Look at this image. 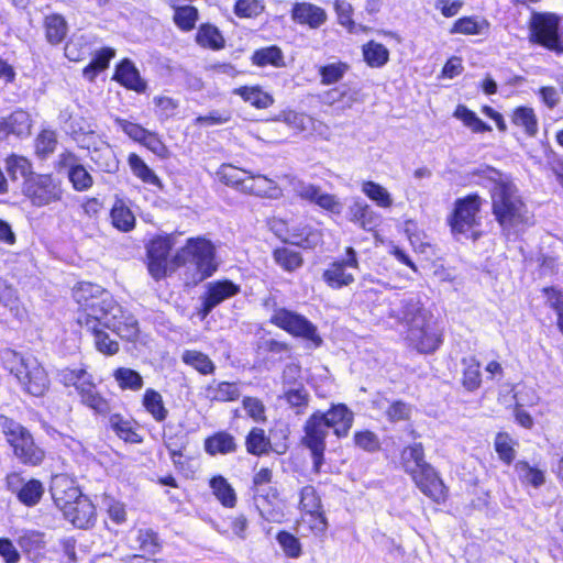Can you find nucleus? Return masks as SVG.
<instances>
[{
	"mask_svg": "<svg viewBox=\"0 0 563 563\" xmlns=\"http://www.w3.org/2000/svg\"><path fill=\"white\" fill-rule=\"evenodd\" d=\"M274 260L287 272H294L302 265L300 253L289 247L276 249L274 251Z\"/></svg>",
	"mask_w": 563,
	"mask_h": 563,
	"instance_id": "obj_55",
	"label": "nucleus"
},
{
	"mask_svg": "<svg viewBox=\"0 0 563 563\" xmlns=\"http://www.w3.org/2000/svg\"><path fill=\"white\" fill-rule=\"evenodd\" d=\"M240 292V286L234 284L231 280H218L213 283H209L207 286V291L203 297H201V307L198 310V314L201 320L207 318V316L221 302L224 300L234 297Z\"/></svg>",
	"mask_w": 563,
	"mask_h": 563,
	"instance_id": "obj_16",
	"label": "nucleus"
},
{
	"mask_svg": "<svg viewBox=\"0 0 563 563\" xmlns=\"http://www.w3.org/2000/svg\"><path fill=\"white\" fill-rule=\"evenodd\" d=\"M51 492L55 505L62 512L77 504L79 499H85L87 497L81 494L77 486L65 477L54 478Z\"/></svg>",
	"mask_w": 563,
	"mask_h": 563,
	"instance_id": "obj_22",
	"label": "nucleus"
},
{
	"mask_svg": "<svg viewBox=\"0 0 563 563\" xmlns=\"http://www.w3.org/2000/svg\"><path fill=\"white\" fill-rule=\"evenodd\" d=\"M110 424L117 435L126 442H140L139 434L133 431L130 421L123 419L120 415L110 417Z\"/></svg>",
	"mask_w": 563,
	"mask_h": 563,
	"instance_id": "obj_59",
	"label": "nucleus"
},
{
	"mask_svg": "<svg viewBox=\"0 0 563 563\" xmlns=\"http://www.w3.org/2000/svg\"><path fill=\"white\" fill-rule=\"evenodd\" d=\"M7 172L13 181L22 179V183L36 174L33 172L31 162L27 158L18 155L8 157Z\"/></svg>",
	"mask_w": 563,
	"mask_h": 563,
	"instance_id": "obj_43",
	"label": "nucleus"
},
{
	"mask_svg": "<svg viewBox=\"0 0 563 563\" xmlns=\"http://www.w3.org/2000/svg\"><path fill=\"white\" fill-rule=\"evenodd\" d=\"M232 95L239 96L245 103L257 110H265L275 102L274 96L261 85H243L234 88Z\"/></svg>",
	"mask_w": 563,
	"mask_h": 563,
	"instance_id": "obj_26",
	"label": "nucleus"
},
{
	"mask_svg": "<svg viewBox=\"0 0 563 563\" xmlns=\"http://www.w3.org/2000/svg\"><path fill=\"white\" fill-rule=\"evenodd\" d=\"M321 416L338 438L347 435L354 420L353 412L343 404L333 405L327 412L321 411Z\"/></svg>",
	"mask_w": 563,
	"mask_h": 563,
	"instance_id": "obj_24",
	"label": "nucleus"
},
{
	"mask_svg": "<svg viewBox=\"0 0 563 563\" xmlns=\"http://www.w3.org/2000/svg\"><path fill=\"white\" fill-rule=\"evenodd\" d=\"M517 441L514 440L508 433L499 432L495 437L494 446L501 462L510 465L516 459Z\"/></svg>",
	"mask_w": 563,
	"mask_h": 563,
	"instance_id": "obj_49",
	"label": "nucleus"
},
{
	"mask_svg": "<svg viewBox=\"0 0 563 563\" xmlns=\"http://www.w3.org/2000/svg\"><path fill=\"white\" fill-rule=\"evenodd\" d=\"M67 177L76 191H86L93 184L91 175L79 164L69 166Z\"/></svg>",
	"mask_w": 563,
	"mask_h": 563,
	"instance_id": "obj_57",
	"label": "nucleus"
},
{
	"mask_svg": "<svg viewBox=\"0 0 563 563\" xmlns=\"http://www.w3.org/2000/svg\"><path fill=\"white\" fill-rule=\"evenodd\" d=\"M250 60L253 66L260 68H264L267 66L274 68H282L285 66L284 52L276 44L256 48L250 56Z\"/></svg>",
	"mask_w": 563,
	"mask_h": 563,
	"instance_id": "obj_32",
	"label": "nucleus"
},
{
	"mask_svg": "<svg viewBox=\"0 0 563 563\" xmlns=\"http://www.w3.org/2000/svg\"><path fill=\"white\" fill-rule=\"evenodd\" d=\"M244 194L277 199L282 196V188L276 179L250 172L244 183Z\"/></svg>",
	"mask_w": 563,
	"mask_h": 563,
	"instance_id": "obj_25",
	"label": "nucleus"
},
{
	"mask_svg": "<svg viewBox=\"0 0 563 563\" xmlns=\"http://www.w3.org/2000/svg\"><path fill=\"white\" fill-rule=\"evenodd\" d=\"M113 377L121 389L140 390L143 387V377L134 369L119 367L114 371Z\"/></svg>",
	"mask_w": 563,
	"mask_h": 563,
	"instance_id": "obj_53",
	"label": "nucleus"
},
{
	"mask_svg": "<svg viewBox=\"0 0 563 563\" xmlns=\"http://www.w3.org/2000/svg\"><path fill=\"white\" fill-rule=\"evenodd\" d=\"M129 164L135 176L141 178L147 184H157L158 178L154 172L135 154H131L129 157Z\"/></svg>",
	"mask_w": 563,
	"mask_h": 563,
	"instance_id": "obj_61",
	"label": "nucleus"
},
{
	"mask_svg": "<svg viewBox=\"0 0 563 563\" xmlns=\"http://www.w3.org/2000/svg\"><path fill=\"white\" fill-rule=\"evenodd\" d=\"M205 450L210 455L228 454L236 450L234 438L228 432H218L205 441Z\"/></svg>",
	"mask_w": 563,
	"mask_h": 563,
	"instance_id": "obj_40",
	"label": "nucleus"
},
{
	"mask_svg": "<svg viewBox=\"0 0 563 563\" xmlns=\"http://www.w3.org/2000/svg\"><path fill=\"white\" fill-rule=\"evenodd\" d=\"M354 443L360 449L366 452H376L380 449V441L376 433L364 430L357 431L354 434Z\"/></svg>",
	"mask_w": 563,
	"mask_h": 563,
	"instance_id": "obj_62",
	"label": "nucleus"
},
{
	"mask_svg": "<svg viewBox=\"0 0 563 563\" xmlns=\"http://www.w3.org/2000/svg\"><path fill=\"white\" fill-rule=\"evenodd\" d=\"M363 59L371 68H380L389 60L388 48L374 40L362 45Z\"/></svg>",
	"mask_w": 563,
	"mask_h": 563,
	"instance_id": "obj_37",
	"label": "nucleus"
},
{
	"mask_svg": "<svg viewBox=\"0 0 563 563\" xmlns=\"http://www.w3.org/2000/svg\"><path fill=\"white\" fill-rule=\"evenodd\" d=\"M78 394L81 402L95 413L104 416L110 412V402L97 390L93 379L88 383V386L81 387Z\"/></svg>",
	"mask_w": 563,
	"mask_h": 563,
	"instance_id": "obj_36",
	"label": "nucleus"
},
{
	"mask_svg": "<svg viewBox=\"0 0 563 563\" xmlns=\"http://www.w3.org/2000/svg\"><path fill=\"white\" fill-rule=\"evenodd\" d=\"M489 29L490 23L486 18L479 15H463L451 24L449 33L452 35L476 36L487 33Z\"/></svg>",
	"mask_w": 563,
	"mask_h": 563,
	"instance_id": "obj_27",
	"label": "nucleus"
},
{
	"mask_svg": "<svg viewBox=\"0 0 563 563\" xmlns=\"http://www.w3.org/2000/svg\"><path fill=\"white\" fill-rule=\"evenodd\" d=\"M142 404L155 421L163 422L167 418L168 410L164 405L163 397L155 389L147 388L145 390Z\"/></svg>",
	"mask_w": 563,
	"mask_h": 563,
	"instance_id": "obj_38",
	"label": "nucleus"
},
{
	"mask_svg": "<svg viewBox=\"0 0 563 563\" xmlns=\"http://www.w3.org/2000/svg\"><path fill=\"white\" fill-rule=\"evenodd\" d=\"M241 389L238 383L219 382L213 379L203 389V396L211 402L235 401L241 396Z\"/></svg>",
	"mask_w": 563,
	"mask_h": 563,
	"instance_id": "obj_28",
	"label": "nucleus"
},
{
	"mask_svg": "<svg viewBox=\"0 0 563 563\" xmlns=\"http://www.w3.org/2000/svg\"><path fill=\"white\" fill-rule=\"evenodd\" d=\"M21 192L32 206L41 208L60 201L64 190L60 179L52 174L36 173L22 183Z\"/></svg>",
	"mask_w": 563,
	"mask_h": 563,
	"instance_id": "obj_9",
	"label": "nucleus"
},
{
	"mask_svg": "<svg viewBox=\"0 0 563 563\" xmlns=\"http://www.w3.org/2000/svg\"><path fill=\"white\" fill-rule=\"evenodd\" d=\"M290 18L299 25L317 30L325 23L328 15L325 10L317 4L298 1L291 5Z\"/></svg>",
	"mask_w": 563,
	"mask_h": 563,
	"instance_id": "obj_19",
	"label": "nucleus"
},
{
	"mask_svg": "<svg viewBox=\"0 0 563 563\" xmlns=\"http://www.w3.org/2000/svg\"><path fill=\"white\" fill-rule=\"evenodd\" d=\"M303 432L301 442L311 453L312 470L314 473H320L324 463L325 439L329 434V428L320 410L307 419Z\"/></svg>",
	"mask_w": 563,
	"mask_h": 563,
	"instance_id": "obj_10",
	"label": "nucleus"
},
{
	"mask_svg": "<svg viewBox=\"0 0 563 563\" xmlns=\"http://www.w3.org/2000/svg\"><path fill=\"white\" fill-rule=\"evenodd\" d=\"M5 484L8 490L15 494L18 500L27 507L36 506L44 494V486L40 481L24 482V478L16 473L9 474Z\"/></svg>",
	"mask_w": 563,
	"mask_h": 563,
	"instance_id": "obj_17",
	"label": "nucleus"
},
{
	"mask_svg": "<svg viewBox=\"0 0 563 563\" xmlns=\"http://www.w3.org/2000/svg\"><path fill=\"white\" fill-rule=\"evenodd\" d=\"M135 542L137 549L145 554H156L161 550V540L157 533L150 528L139 529Z\"/></svg>",
	"mask_w": 563,
	"mask_h": 563,
	"instance_id": "obj_54",
	"label": "nucleus"
},
{
	"mask_svg": "<svg viewBox=\"0 0 563 563\" xmlns=\"http://www.w3.org/2000/svg\"><path fill=\"white\" fill-rule=\"evenodd\" d=\"M22 554L31 563H42L46 559L47 540L43 531L22 529L16 539Z\"/></svg>",
	"mask_w": 563,
	"mask_h": 563,
	"instance_id": "obj_18",
	"label": "nucleus"
},
{
	"mask_svg": "<svg viewBox=\"0 0 563 563\" xmlns=\"http://www.w3.org/2000/svg\"><path fill=\"white\" fill-rule=\"evenodd\" d=\"M58 377L65 386H74L77 393L80 391L81 387L88 386V383L92 379V375L84 368L62 369Z\"/></svg>",
	"mask_w": 563,
	"mask_h": 563,
	"instance_id": "obj_52",
	"label": "nucleus"
},
{
	"mask_svg": "<svg viewBox=\"0 0 563 563\" xmlns=\"http://www.w3.org/2000/svg\"><path fill=\"white\" fill-rule=\"evenodd\" d=\"M195 42L198 46L205 49L218 52L225 47V38L220 29L210 23H201L195 34Z\"/></svg>",
	"mask_w": 563,
	"mask_h": 563,
	"instance_id": "obj_30",
	"label": "nucleus"
},
{
	"mask_svg": "<svg viewBox=\"0 0 563 563\" xmlns=\"http://www.w3.org/2000/svg\"><path fill=\"white\" fill-rule=\"evenodd\" d=\"M74 298L80 306L78 323L95 336L97 350L114 355L119 343L110 339L103 328L126 340H134L139 333L136 319L124 311L100 286L82 283L74 290Z\"/></svg>",
	"mask_w": 563,
	"mask_h": 563,
	"instance_id": "obj_1",
	"label": "nucleus"
},
{
	"mask_svg": "<svg viewBox=\"0 0 563 563\" xmlns=\"http://www.w3.org/2000/svg\"><path fill=\"white\" fill-rule=\"evenodd\" d=\"M562 16L552 11H532L527 22L528 42L556 56L563 55Z\"/></svg>",
	"mask_w": 563,
	"mask_h": 563,
	"instance_id": "obj_7",
	"label": "nucleus"
},
{
	"mask_svg": "<svg viewBox=\"0 0 563 563\" xmlns=\"http://www.w3.org/2000/svg\"><path fill=\"white\" fill-rule=\"evenodd\" d=\"M276 539L287 556L292 559L300 556L301 545L295 536L287 531H282L277 534Z\"/></svg>",
	"mask_w": 563,
	"mask_h": 563,
	"instance_id": "obj_63",
	"label": "nucleus"
},
{
	"mask_svg": "<svg viewBox=\"0 0 563 563\" xmlns=\"http://www.w3.org/2000/svg\"><path fill=\"white\" fill-rule=\"evenodd\" d=\"M0 362L25 393L41 397L48 390V374L35 356L4 347L0 350Z\"/></svg>",
	"mask_w": 563,
	"mask_h": 563,
	"instance_id": "obj_4",
	"label": "nucleus"
},
{
	"mask_svg": "<svg viewBox=\"0 0 563 563\" xmlns=\"http://www.w3.org/2000/svg\"><path fill=\"white\" fill-rule=\"evenodd\" d=\"M349 70L350 65L346 62L338 60L320 66L318 75L323 86H330L339 82Z\"/></svg>",
	"mask_w": 563,
	"mask_h": 563,
	"instance_id": "obj_47",
	"label": "nucleus"
},
{
	"mask_svg": "<svg viewBox=\"0 0 563 563\" xmlns=\"http://www.w3.org/2000/svg\"><path fill=\"white\" fill-rule=\"evenodd\" d=\"M269 440L261 428H253L245 440L246 450L253 455H262L268 452Z\"/></svg>",
	"mask_w": 563,
	"mask_h": 563,
	"instance_id": "obj_56",
	"label": "nucleus"
},
{
	"mask_svg": "<svg viewBox=\"0 0 563 563\" xmlns=\"http://www.w3.org/2000/svg\"><path fill=\"white\" fill-rule=\"evenodd\" d=\"M362 191L379 207L388 208L393 203L389 192L383 186L374 181H364Z\"/></svg>",
	"mask_w": 563,
	"mask_h": 563,
	"instance_id": "obj_58",
	"label": "nucleus"
},
{
	"mask_svg": "<svg viewBox=\"0 0 563 563\" xmlns=\"http://www.w3.org/2000/svg\"><path fill=\"white\" fill-rule=\"evenodd\" d=\"M172 264L186 267L192 274L194 282H201L217 271L216 249L203 238H190L174 255Z\"/></svg>",
	"mask_w": 563,
	"mask_h": 563,
	"instance_id": "obj_6",
	"label": "nucleus"
},
{
	"mask_svg": "<svg viewBox=\"0 0 563 563\" xmlns=\"http://www.w3.org/2000/svg\"><path fill=\"white\" fill-rule=\"evenodd\" d=\"M265 11L262 0H235L233 13L239 19H256Z\"/></svg>",
	"mask_w": 563,
	"mask_h": 563,
	"instance_id": "obj_51",
	"label": "nucleus"
},
{
	"mask_svg": "<svg viewBox=\"0 0 563 563\" xmlns=\"http://www.w3.org/2000/svg\"><path fill=\"white\" fill-rule=\"evenodd\" d=\"M1 427L14 455L24 464L37 465L43 461L44 452L35 445L26 428L13 419L1 416Z\"/></svg>",
	"mask_w": 563,
	"mask_h": 563,
	"instance_id": "obj_8",
	"label": "nucleus"
},
{
	"mask_svg": "<svg viewBox=\"0 0 563 563\" xmlns=\"http://www.w3.org/2000/svg\"><path fill=\"white\" fill-rule=\"evenodd\" d=\"M402 468L409 474L418 488L437 503L444 500L445 487L431 464L424 459L421 443L404 448L400 455Z\"/></svg>",
	"mask_w": 563,
	"mask_h": 563,
	"instance_id": "obj_5",
	"label": "nucleus"
},
{
	"mask_svg": "<svg viewBox=\"0 0 563 563\" xmlns=\"http://www.w3.org/2000/svg\"><path fill=\"white\" fill-rule=\"evenodd\" d=\"M389 317L397 319L406 327V340L420 353H432L442 343L441 334L417 296L409 295L393 302Z\"/></svg>",
	"mask_w": 563,
	"mask_h": 563,
	"instance_id": "obj_3",
	"label": "nucleus"
},
{
	"mask_svg": "<svg viewBox=\"0 0 563 563\" xmlns=\"http://www.w3.org/2000/svg\"><path fill=\"white\" fill-rule=\"evenodd\" d=\"M473 174L478 184L489 188L493 213L504 230L510 231L527 221L526 205L507 175L488 166Z\"/></svg>",
	"mask_w": 563,
	"mask_h": 563,
	"instance_id": "obj_2",
	"label": "nucleus"
},
{
	"mask_svg": "<svg viewBox=\"0 0 563 563\" xmlns=\"http://www.w3.org/2000/svg\"><path fill=\"white\" fill-rule=\"evenodd\" d=\"M271 322L294 336L311 341L316 346L322 343V339L317 332V327L306 317L295 311L286 308H276L271 317Z\"/></svg>",
	"mask_w": 563,
	"mask_h": 563,
	"instance_id": "obj_11",
	"label": "nucleus"
},
{
	"mask_svg": "<svg viewBox=\"0 0 563 563\" xmlns=\"http://www.w3.org/2000/svg\"><path fill=\"white\" fill-rule=\"evenodd\" d=\"M210 487L217 499L228 508H233L236 504V495L233 487L221 476H214L210 479Z\"/></svg>",
	"mask_w": 563,
	"mask_h": 563,
	"instance_id": "obj_45",
	"label": "nucleus"
},
{
	"mask_svg": "<svg viewBox=\"0 0 563 563\" xmlns=\"http://www.w3.org/2000/svg\"><path fill=\"white\" fill-rule=\"evenodd\" d=\"M177 1L178 0L168 1V5L173 9V23L184 33L191 32L196 29L197 22L199 21V10L191 4L178 5Z\"/></svg>",
	"mask_w": 563,
	"mask_h": 563,
	"instance_id": "obj_31",
	"label": "nucleus"
},
{
	"mask_svg": "<svg viewBox=\"0 0 563 563\" xmlns=\"http://www.w3.org/2000/svg\"><path fill=\"white\" fill-rule=\"evenodd\" d=\"M300 508L307 514H316L322 509L321 499L313 486H305L300 492Z\"/></svg>",
	"mask_w": 563,
	"mask_h": 563,
	"instance_id": "obj_60",
	"label": "nucleus"
},
{
	"mask_svg": "<svg viewBox=\"0 0 563 563\" xmlns=\"http://www.w3.org/2000/svg\"><path fill=\"white\" fill-rule=\"evenodd\" d=\"M482 199L478 195H470L457 199L449 223L454 235H466L479 223L478 212Z\"/></svg>",
	"mask_w": 563,
	"mask_h": 563,
	"instance_id": "obj_12",
	"label": "nucleus"
},
{
	"mask_svg": "<svg viewBox=\"0 0 563 563\" xmlns=\"http://www.w3.org/2000/svg\"><path fill=\"white\" fill-rule=\"evenodd\" d=\"M515 472L523 485L539 488L545 482L544 471L530 465L527 461H518L515 464Z\"/></svg>",
	"mask_w": 563,
	"mask_h": 563,
	"instance_id": "obj_39",
	"label": "nucleus"
},
{
	"mask_svg": "<svg viewBox=\"0 0 563 563\" xmlns=\"http://www.w3.org/2000/svg\"><path fill=\"white\" fill-rule=\"evenodd\" d=\"M174 245L170 235L157 236L147 245V268L151 276L159 280L166 276L168 269L174 271L177 267L168 261V255Z\"/></svg>",
	"mask_w": 563,
	"mask_h": 563,
	"instance_id": "obj_13",
	"label": "nucleus"
},
{
	"mask_svg": "<svg viewBox=\"0 0 563 563\" xmlns=\"http://www.w3.org/2000/svg\"><path fill=\"white\" fill-rule=\"evenodd\" d=\"M358 268V260L353 247L346 249V257L334 261L324 269L323 282L332 289H341L354 283V275L349 269Z\"/></svg>",
	"mask_w": 563,
	"mask_h": 563,
	"instance_id": "obj_14",
	"label": "nucleus"
},
{
	"mask_svg": "<svg viewBox=\"0 0 563 563\" xmlns=\"http://www.w3.org/2000/svg\"><path fill=\"white\" fill-rule=\"evenodd\" d=\"M31 117L22 109L12 111L8 117H0V139L9 136L27 137L31 134Z\"/></svg>",
	"mask_w": 563,
	"mask_h": 563,
	"instance_id": "obj_21",
	"label": "nucleus"
},
{
	"mask_svg": "<svg viewBox=\"0 0 563 563\" xmlns=\"http://www.w3.org/2000/svg\"><path fill=\"white\" fill-rule=\"evenodd\" d=\"M453 115L474 133L492 131V128L481 118H478L477 114L473 110L468 109L465 104H457L454 109Z\"/></svg>",
	"mask_w": 563,
	"mask_h": 563,
	"instance_id": "obj_44",
	"label": "nucleus"
},
{
	"mask_svg": "<svg viewBox=\"0 0 563 563\" xmlns=\"http://www.w3.org/2000/svg\"><path fill=\"white\" fill-rule=\"evenodd\" d=\"M352 220L364 230L372 231L379 222L376 212L365 202L355 201L351 207Z\"/></svg>",
	"mask_w": 563,
	"mask_h": 563,
	"instance_id": "obj_42",
	"label": "nucleus"
},
{
	"mask_svg": "<svg viewBox=\"0 0 563 563\" xmlns=\"http://www.w3.org/2000/svg\"><path fill=\"white\" fill-rule=\"evenodd\" d=\"M112 80L128 90L143 93L146 91L147 84L141 77L139 69L129 58L121 59L114 68Z\"/></svg>",
	"mask_w": 563,
	"mask_h": 563,
	"instance_id": "obj_20",
	"label": "nucleus"
},
{
	"mask_svg": "<svg viewBox=\"0 0 563 563\" xmlns=\"http://www.w3.org/2000/svg\"><path fill=\"white\" fill-rule=\"evenodd\" d=\"M249 174L250 172L239 169L232 165H222L218 172V177L223 184L244 192V183H246Z\"/></svg>",
	"mask_w": 563,
	"mask_h": 563,
	"instance_id": "obj_50",
	"label": "nucleus"
},
{
	"mask_svg": "<svg viewBox=\"0 0 563 563\" xmlns=\"http://www.w3.org/2000/svg\"><path fill=\"white\" fill-rule=\"evenodd\" d=\"M114 228L122 232L131 231L135 225V217L123 200H117L110 212Z\"/></svg>",
	"mask_w": 563,
	"mask_h": 563,
	"instance_id": "obj_41",
	"label": "nucleus"
},
{
	"mask_svg": "<svg viewBox=\"0 0 563 563\" xmlns=\"http://www.w3.org/2000/svg\"><path fill=\"white\" fill-rule=\"evenodd\" d=\"M181 361L188 365L194 367L202 375L213 374L216 371L214 363L210 360V357L196 350H186L183 352Z\"/></svg>",
	"mask_w": 563,
	"mask_h": 563,
	"instance_id": "obj_46",
	"label": "nucleus"
},
{
	"mask_svg": "<svg viewBox=\"0 0 563 563\" xmlns=\"http://www.w3.org/2000/svg\"><path fill=\"white\" fill-rule=\"evenodd\" d=\"M115 57V49L109 46L96 52L92 59L82 68V76L90 82L109 68L110 62Z\"/></svg>",
	"mask_w": 563,
	"mask_h": 563,
	"instance_id": "obj_33",
	"label": "nucleus"
},
{
	"mask_svg": "<svg viewBox=\"0 0 563 563\" xmlns=\"http://www.w3.org/2000/svg\"><path fill=\"white\" fill-rule=\"evenodd\" d=\"M544 154V162L554 173L556 180L563 187V161L560 159L549 147V143H538Z\"/></svg>",
	"mask_w": 563,
	"mask_h": 563,
	"instance_id": "obj_64",
	"label": "nucleus"
},
{
	"mask_svg": "<svg viewBox=\"0 0 563 563\" xmlns=\"http://www.w3.org/2000/svg\"><path fill=\"white\" fill-rule=\"evenodd\" d=\"M463 378L462 384L468 391H474L481 387L482 374L481 364L475 357L463 358Z\"/></svg>",
	"mask_w": 563,
	"mask_h": 563,
	"instance_id": "obj_48",
	"label": "nucleus"
},
{
	"mask_svg": "<svg viewBox=\"0 0 563 563\" xmlns=\"http://www.w3.org/2000/svg\"><path fill=\"white\" fill-rule=\"evenodd\" d=\"M333 9L338 24L341 25L347 33L354 34L357 32L369 31V27L355 23L353 19L354 9L347 0H334Z\"/></svg>",
	"mask_w": 563,
	"mask_h": 563,
	"instance_id": "obj_35",
	"label": "nucleus"
},
{
	"mask_svg": "<svg viewBox=\"0 0 563 563\" xmlns=\"http://www.w3.org/2000/svg\"><path fill=\"white\" fill-rule=\"evenodd\" d=\"M273 477V473L269 468H261L253 478V484L256 487L255 490V505L260 510L263 518L268 521H277L280 516V509L277 505L278 498L276 490H272V493L264 494V488H261L263 485L271 483Z\"/></svg>",
	"mask_w": 563,
	"mask_h": 563,
	"instance_id": "obj_15",
	"label": "nucleus"
},
{
	"mask_svg": "<svg viewBox=\"0 0 563 563\" xmlns=\"http://www.w3.org/2000/svg\"><path fill=\"white\" fill-rule=\"evenodd\" d=\"M510 122L523 131L526 136L533 137L538 132V118L534 110L528 106L516 107L510 113Z\"/></svg>",
	"mask_w": 563,
	"mask_h": 563,
	"instance_id": "obj_34",
	"label": "nucleus"
},
{
	"mask_svg": "<svg viewBox=\"0 0 563 563\" xmlns=\"http://www.w3.org/2000/svg\"><path fill=\"white\" fill-rule=\"evenodd\" d=\"M63 514L68 521L80 529L88 528L96 519V508L88 497L79 499Z\"/></svg>",
	"mask_w": 563,
	"mask_h": 563,
	"instance_id": "obj_29",
	"label": "nucleus"
},
{
	"mask_svg": "<svg viewBox=\"0 0 563 563\" xmlns=\"http://www.w3.org/2000/svg\"><path fill=\"white\" fill-rule=\"evenodd\" d=\"M42 29L46 43L53 47L62 45L69 31L66 18L57 12L44 15Z\"/></svg>",
	"mask_w": 563,
	"mask_h": 563,
	"instance_id": "obj_23",
	"label": "nucleus"
}]
</instances>
